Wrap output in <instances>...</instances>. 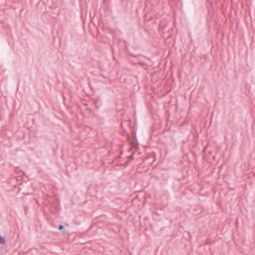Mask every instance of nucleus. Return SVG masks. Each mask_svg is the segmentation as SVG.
Returning a JSON list of instances; mask_svg holds the SVG:
<instances>
[{"mask_svg": "<svg viewBox=\"0 0 255 255\" xmlns=\"http://www.w3.org/2000/svg\"><path fill=\"white\" fill-rule=\"evenodd\" d=\"M134 157H133V154H131L129 156V159L130 160H131L133 159Z\"/></svg>", "mask_w": 255, "mask_h": 255, "instance_id": "20e7f679", "label": "nucleus"}, {"mask_svg": "<svg viewBox=\"0 0 255 255\" xmlns=\"http://www.w3.org/2000/svg\"><path fill=\"white\" fill-rule=\"evenodd\" d=\"M64 226L62 225L59 226L58 229L59 230H62L64 229Z\"/></svg>", "mask_w": 255, "mask_h": 255, "instance_id": "f03ea898", "label": "nucleus"}, {"mask_svg": "<svg viewBox=\"0 0 255 255\" xmlns=\"http://www.w3.org/2000/svg\"><path fill=\"white\" fill-rule=\"evenodd\" d=\"M5 243V239L0 235V244L3 245Z\"/></svg>", "mask_w": 255, "mask_h": 255, "instance_id": "f257e3e1", "label": "nucleus"}, {"mask_svg": "<svg viewBox=\"0 0 255 255\" xmlns=\"http://www.w3.org/2000/svg\"><path fill=\"white\" fill-rule=\"evenodd\" d=\"M68 231H66V230H64L63 231V235H66L68 234Z\"/></svg>", "mask_w": 255, "mask_h": 255, "instance_id": "7ed1b4c3", "label": "nucleus"}]
</instances>
